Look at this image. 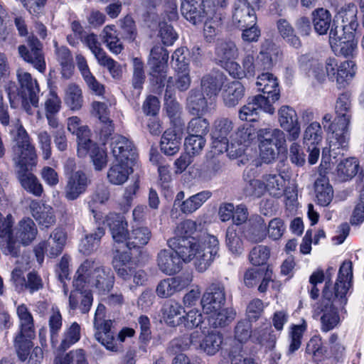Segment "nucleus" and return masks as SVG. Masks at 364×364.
<instances>
[{"label":"nucleus","mask_w":364,"mask_h":364,"mask_svg":"<svg viewBox=\"0 0 364 364\" xmlns=\"http://www.w3.org/2000/svg\"><path fill=\"white\" fill-rule=\"evenodd\" d=\"M111 147L115 161L107 171V179L110 183L119 186L124 183L133 172L137 156L132 143L122 136L114 138Z\"/></svg>","instance_id":"nucleus-1"},{"label":"nucleus","mask_w":364,"mask_h":364,"mask_svg":"<svg viewBox=\"0 0 364 364\" xmlns=\"http://www.w3.org/2000/svg\"><path fill=\"white\" fill-rule=\"evenodd\" d=\"M351 94L343 92L339 95L336 100L335 110L336 117L335 122L328 125V129L333 132L335 141L333 145L338 144L346 148L350 139L348 126L351 119L352 107Z\"/></svg>","instance_id":"nucleus-2"},{"label":"nucleus","mask_w":364,"mask_h":364,"mask_svg":"<svg viewBox=\"0 0 364 364\" xmlns=\"http://www.w3.org/2000/svg\"><path fill=\"white\" fill-rule=\"evenodd\" d=\"M352 277L351 262L343 263L341 266L333 291L329 289L331 279L326 282L322 294L323 301L322 304H333L334 306H343L347 303L346 294L350 284L348 282V277Z\"/></svg>","instance_id":"nucleus-3"},{"label":"nucleus","mask_w":364,"mask_h":364,"mask_svg":"<svg viewBox=\"0 0 364 364\" xmlns=\"http://www.w3.org/2000/svg\"><path fill=\"white\" fill-rule=\"evenodd\" d=\"M17 314L20 319V331L15 338L14 346L18 358L25 360L28 348L33 346L31 341L35 338L33 318L27 307L23 304L17 308Z\"/></svg>","instance_id":"nucleus-4"},{"label":"nucleus","mask_w":364,"mask_h":364,"mask_svg":"<svg viewBox=\"0 0 364 364\" xmlns=\"http://www.w3.org/2000/svg\"><path fill=\"white\" fill-rule=\"evenodd\" d=\"M233 122L228 118L221 117L217 119L213 125L212 137L213 146L218 149L220 152H227L232 158L241 156L244 152L242 146L237 148L234 143H229L228 137L232 132Z\"/></svg>","instance_id":"nucleus-5"},{"label":"nucleus","mask_w":364,"mask_h":364,"mask_svg":"<svg viewBox=\"0 0 364 364\" xmlns=\"http://www.w3.org/2000/svg\"><path fill=\"white\" fill-rule=\"evenodd\" d=\"M14 136L13 146L14 160L16 164H34L36 161L35 147L30 141V137L21 124H18L16 129L11 130Z\"/></svg>","instance_id":"nucleus-6"},{"label":"nucleus","mask_w":364,"mask_h":364,"mask_svg":"<svg viewBox=\"0 0 364 364\" xmlns=\"http://www.w3.org/2000/svg\"><path fill=\"white\" fill-rule=\"evenodd\" d=\"M251 322L247 320H242L237 323L235 328V337L240 342L232 346L229 353L231 364H257L254 359L245 358L242 353V345L246 342L252 336Z\"/></svg>","instance_id":"nucleus-7"},{"label":"nucleus","mask_w":364,"mask_h":364,"mask_svg":"<svg viewBox=\"0 0 364 364\" xmlns=\"http://www.w3.org/2000/svg\"><path fill=\"white\" fill-rule=\"evenodd\" d=\"M18 53L21 57L27 63L31 64L41 73L46 70V62L43 53V45L37 37L29 36L27 46H18Z\"/></svg>","instance_id":"nucleus-8"},{"label":"nucleus","mask_w":364,"mask_h":364,"mask_svg":"<svg viewBox=\"0 0 364 364\" xmlns=\"http://www.w3.org/2000/svg\"><path fill=\"white\" fill-rule=\"evenodd\" d=\"M226 302L225 285L220 282H212L203 294L200 303L206 314L216 312L223 307Z\"/></svg>","instance_id":"nucleus-9"},{"label":"nucleus","mask_w":364,"mask_h":364,"mask_svg":"<svg viewBox=\"0 0 364 364\" xmlns=\"http://www.w3.org/2000/svg\"><path fill=\"white\" fill-rule=\"evenodd\" d=\"M261 110L271 114L274 112V108L269 102L268 98L257 95L247 99V103L240 109L238 116L242 121L256 122Z\"/></svg>","instance_id":"nucleus-10"},{"label":"nucleus","mask_w":364,"mask_h":364,"mask_svg":"<svg viewBox=\"0 0 364 364\" xmlns=\"http://www.w3.org/2000/svg\"><path fill=\"white\" fill-rule=\"evenodd\" d=\"M168 60V52L161 46L156 45L151 49L149 64L152 70V76L159 88L165 86L166 79L165 69Z\"/></svg>","instance_id":"nucleus-11"},{"label":"nucleus","mask_w":364,"mask_h":364,"mask_svg":"<svg viewBox=\"0 0 364 364\" xmlns=\"http://www.w3.org/2000/svg\"><path fill=\"white\" fill-rule=\"evenodd\" d=\"M167 243L171 249L175 250L180 259L186 263L194 259L201 246L196 237L188 236L173 237Z\"/></svg>","instance_id":"nucleus-12"},{"label":"nucleus","mask_w":364,"mask_h":364,"mask_svg":"<svg viewBox=\"0 0 364 364\" xmlns=\"http://www.w3.org/2000/svg\"><path fill=\"white\" fill-rule=\"evenodd\" d=\"M91 183L86 173L79 170L73 176L67 178L66 184L63 189L64 197L68 200H75L85 193Z\"/></svg>","instance_id":"nucleus-13"},{"label":"nucleus","mask_w":364,"mask_h":364,"mask_svg":"<svg viewBox=\"0 0 364 364\" xmlns=\"http://www.w3.org/2000/svg\"><path fill=\"white\" fill-rule=\"evenodd\" d=\"M278 116L280 127L288 133L287 139L294 141L299 139L301 127L296 111L289 106L284 105L279 109Z\"/></svg>","instance_id":"nucleus-14"},{"label":"nucleus","mask_w":364,"mask_h":364,"mask_svg":"<svg viewBox=\"0 0 364 364\" xmlns=\"http://www.w3.org/2000/svg\"><path fill=\"white\" fill-rule=\"evenodd\" d=\"M181 11L187 21L197 25L208 18L213 9H208L203 0H189L182 1Z\"/></svg>","instance_id":"nucleus-15"},{"label":"nucleus","mask_w":364,"mask_h":364,"mask_svg":"<svg viewBox=\"0 0 364 364\" xmlns=\"http://www.w3.org/2000/svg\"><path fill=\"white\" fill-rule=\"evenodd\" d=\"M252 4L245 0H236L233 4L232 21L234 25L240 29L257 23V16Z\"/></svg>","instance_id":"nucleus-16"},{"label":"nucleus","mask_w":364,"mask_h":364,"mask_svg":"<svg viewBox=\"0 0 364 364\" xmlns=\"http://www.w3.org/2000/svg\"><path fill=\"white\" fill-rule=\"evenodd\" d=\"M16 75L21 85L19 93L23 101H29L33 107H37L40 89L36 80L33 79L30 73L22 69H18Z\"/></svg>","instance_id":"nucleus-17"},{"label":"nucleus","mask_w":364,"mask_h":364,"mask_svg":"<svg viewBox=\"0 0 364 364\" xmlns=\"http://www.w3.org/2000/svg\"><path fill=\"white\" fill-rule=\"evenodd\" d=\"M34 164H16V176L22 188L27 192L35 196H41L43 188L37 177L30 171V167L36 165Z\"/></svg>","instance_id":"nucleus-18"},{"label":"nucleus","mask_w":364,"mask_h":364,"mask_svg":"<svg viewBox=\"0 0 364 364\" xmlns=\"http://www.w3.org/2000/svg\"><path fill=\"white\" fill-rule=\"evenodd\" d=\"M105 223L109 227L112 238L115 242H125L127 244L129 232L127 229V221L123 215L118 213H110L106 216Z\"/></svg>","instance_id":"nucleus-19"},{"label":"nucleus","mask_w":364,"mask_h":364,"mask_svg":"<svg viewBox=\"0 0 364 364\" xmlns=\"http://www.w3.org/2000/svg\"><path fill=\"white\" fill-rule=\"evenodd\" d=\"M208 243L209 245H205L203 248L200 246L194 257L196 259V268L200 272H205L210 266L218 253V239L214 236H211L209 238Z\"/></svg>","instance_id":"nucleus-20"},{"label":"nucleus","mask_w":364,"mask_h":364,"mask_svg":"<svg viewBox=\"0 0 364 364\" xmlns=\"http://www.w3.org/2000/svg\"><path fill=\"white\" fill-rule=\"evenodd\" d=\"M183 127L169 128L166 130L160 141L161 151L166 156H173L180 149L183 137Z\"/></svg>","instance_id":"nucleus-21"},{"label":"nucleus","mask_w":364,"mask_h":364,"mask_svg":"<svg viewBox=\"0 0 364 364\" xmlns=\"http://www.w3.org/2000/svg\"><path fill=\"white\" fill-rule=\"evenodd\" d=\"M191 282L188 275H180L161 281L156 287V294L161 298H167L180 291Z\"/></svg>","instance_id":"nucleus-22"},{"label":"nucleus","mask_w":364,"mask_h":364,"mask_svg":"<svg viewBox=\"0 0 364 364\" xmlns=\"http://www.w3.org/2000/svg\"><path fill=\"white\" fill-rule=\"evenodd\" d=\"M157 264L161 272L171 275L180 271L182 262L175 250H162L158 254Z\"/></svg>","instance_id":"nucleus-23"},{"label":"nucleus","mask_w":364,"mask_h":364,"mask_svg":"<svg viewBox=\"0 0 364 364\" xmlns=\"http://www.w3.org/2000/svg\"><path fill=\"white\" fill-rule=\"evenodd\" d=\"M89 282L94 286L100 293H105L113 287L114 277L112 271L103 267H95L91 272Z\"/></svg>","instance_id":"nucleus-24"},{"label":"nucleus","mask_w":364,"mask_h":364,"mask_svg":"<svg viewBox=\"0 0 364 364\" xmlns=\"http://www.w3.org/2000/svg\"><path fill=\"white\" fill-rule=\"evenodd\" d=\"M267 224L258 215H253L248 221L245 229V237L251 242H262L267 236Z\"/></svg>","instance_id":"nucleus-25"},{"label":"nucleus","mask_w":364,"mask_h":364,"mask_svg":"<svg viewBox=\"0 0 364 364\" xmlns=\"http://www.w3.org/2000/svg\"><path fill=\"white\" fill-rule=\"evenodd\" d=\"M257 89L264 94H267L264 97L268 98L269 102L270 100L272 102L277 101L280 97V91L279 84L276 77L269 73H263L257 77L256 82Z\"/></svg>","instance_id":"nucleus-26"},{"label":"nucleus","mask_w":364,"mask_h":364,"mask_svg":"<svg viewBox=\"0 0 364 364\" xmlns=\"http://www.w3.org/2000/svg\"><path fill=\"white\" fill-rule=\"evenodd\" d=\"M29 208L33 217L40 225L48 228L55 223V218L50 206L41 205L36 200H32Z\"/></svg>","instance_id":"nucleus-27"},{"label":"nucleus","mask_w":364,"mask_h":364,"mask_svg":"<svg viewBox=\"0 0 364 364\" xmlns=\"http://www.w3.org/2000/svg\"><path fill=\"white\" fill-rule=\"evenodd\" d=\"M225 77L221 73L216 72L205 75L200 82L201 92L208 98L216 97L224 84Z\"/></svg>","instance_id":"nucleus-28"},{"label":"nucleus","mask_w":364,"mask_h":364,"mask_svg":"<svg viewBox=\"0 0 364 364\" xmlns=\"http://www.w3.org/2000/svg\"><path fill=\"white\" fill-rule=\"evenodd\" d=\"M357 14V6L353 3H349L339 10L333 21L336 23L345 25L350 30L355 31L358 26Z\"/></svg>","instance_id":"nucleus-29"},{"label":"nucleus","mask_w":364,"mask_h":364,"mask_svg":"<svg viewBox=\"0 0 364 364\" xmlns=\"http://www.w3.org/2000/svg\"><path fill=\"white\" fill-rule=\"evenodd\" d=\"M186 108L193 115L203 114L208 108L205 95L199 90H191L186 98Z\"/></svg>","instance_id":"nucleus-30"},{"label":"nucleus","mask_w":364,"mask_h":364,"mask_svg":"<svg viewBox=\"0 0 364 364\" xmlns=\"http://www.w3.org/2000/svg\"><path fill=\"white\" fill-rule=\"evenodd\" d=\"M37 234V227L32 219L25 218L19 221L16 232V237L23 245H30L35 240Z\"/></svg>","instance_id":"nucleus-31"},{"label":"nucleus","mask_w":364,"mask_h":364,"mask_svg":"<svg viewBox=\"0 0 364 364\" xmlns=\"http://www.w3.org/2000/svg\"><path fill=\"white\" fill-rule=\"evenodd\" d=\"M314 189L318 205L327 206L330 204L333 197V191L326 176L320 174L314 183Z\"/></svg>","instance_id":"nucleus-32"},{"label":"nucleus","mask_w":364,"mask_h":364,"mask_svg":"<svg viewBox=\"0 0 364 364\" xmlns=\"http://www.w3.org/2000/svg\"><path fill=\"white\" fill-rule=\"evenodd\" d=\"M355 66L354 61L346 60L341 63L339 66L334 67L333 76H331V80L336 81L340 88L345 87L355 73Z\"/></svg>","instance_id":"nucleus-33"},{"label":"nucleus","mask_w":364,"mask_h":364,"mask_svg":"<svg viewBox=\"0 0 364 364\" xmlns=\"http://www.w3.org/2000/svg\"><path fill=\"white\" fill-rule=\"evenodd\" d=\"M225 18V13L218 9H213L211 14L206 18L203 33L207 42L211 43L220 31V26Z\"/></svg>","instance_id":"nucleus-34"},{"label":"nucleus","mask_w":364,"mask_h":364,"mask_svg":"<svg viewBox=\"0 0 364 364\" xmlns=\"http://www.w3.org/2000/svg\"><path fill=\"white\" fill-rule=\"evenodd\" d=\"M245 95V87L239 81H232L225 86L223 92L224 104L228 107H234Z\"/></svg>","instance_id":"nucleus-35"},{"label":"nucleus","mask_w":364,"mask_h":364,"mask_svg":"<svg viewBox=\"0 0 364 364\" xmlns=\"http://www.w3.org/2000/svg\"><path fill=\"white\" fill-rule=\"evenodd\" d=\"M93 296L91 290L85 291H72L69 296V306L72 310L79 308L82 314L89 312L92 304Z\"/></svg>","instance_id":"nucleus-36"},{"label":"nucleus","mask_w":364,"mask_h":364,"mask_svg":"<svg viewBox=\"0 0 364 364\" xmlns=\"http://www.w3.org/2000/svg\"><path fill=\"white\" fill-rule=\"evenodd\" d=\"M277 28L279 36L290 46L299 49L302 46L300 38L296 35L294 27L284 18L277 21Z\"/></svg>","instance_id":"nucleus-37"},{"label":"nucleus","mask_w":364,"mask_h":364,"mask_svg":"<svg viewBox=\"0 0 364 364\" xmlns=\"http://www.w3.org/2000/svg\"><path fill=\"white\" fill-rule=\"evenodd\" d=\"M312 24L314 31L319 35H325L331 29L333 23L331 14L323 8L315 9L311 13Z\"/></svg>","instance_id":"nucleus-38"},{"label":"nucleus","mask_w":364,"mask_h":364,"mask_svg":"<svg viewBox=\"0 0 364 364\" xmlns=\"http://www.w3.org/2000/svg\"><path fill=\"white\" fill-rule=\"evenodd\" d=\"M151 237V232L148 228H133L129 232L127 247L129 250L141 248L148 244Z\"/></svg>","instance_id":"nucleus-39"},{"label":"nucleus","mask_w":364,"mask_h":364,"mask_svg":"<svg viewBox=\"0 0 364 364\" xmlns=\"http://www.w3.org/2000/svg\"><path fill=\"white\" fill-rule=\"evenodd\" d=\"M359 162L356 158L350 157L341 161L337 166V176L340 181H346L358 175Z\"/></svg>","instance_id":"nucleus-40"},{"label":"nucleus","mask_w":364,"mask_h":364,"mask_svg":"<svg viewBox=\"0 0 364 364\" xmlns=\"http://www.w3.org/2000/svg\"><path fill=\"white\" fill-rule=\"evenodd\" d=\"M252 338L269 350L274 347L277 337L270 323H264L252 331Z\"/></svg>","instance_id":"nucleus-41"},{"label":"nucleus","mask_w":364,"mask_h":364,"mask_svg":"<svg viewBox=\"0 0 364 364\" xmlns=\"http://www.w3.org/2000/svg\"><path fill=\"white\" fill-rule=\"evenodd\" d=\"M105 234V229L103 227H98L92 232L87 234L81 241L80 251L83 255H90L93 252L98 248Z\"/></svg>","instance_id":"nucleus-42"},{"label":"nucleus","mask_w":364,"mask_h":364,"mask_svg":"<svg viewBox=\"0 0 364 364\" xmlns=\"http://www.w3.org/2000/svg\"><path fill=\"white\" fill-rule=\"evenodd\" d=\"M320 311L323 312L321 317L323 331H328L338 323L340 318L338 314V306H334L333 303L331 304H321Z\"/></svg>","instance_id":"nucleus-43"},{"label":"nucleus","mask_w":364,"mask_h":364,"mask_svg":"<svg viewBox=\"0 0 364 364\" xmlns=\"http://www.w3.org/2000/svg\"><path fill=\"white\" fill-rule=\"evenodd\" d=\"M183 307L175 301H167L162 309L164 318L167 324L176 326L181 324V316Z\"/></svg>","instance_id":"nucleus-44"},{"label":"nucleus","mask_w":364,"mask_h":364,"mask_svg":"<svg viewBox=\"0 0 364 364\" xmlns=\"http://www.w3.org/2000/svg\"><path fill=\"white\" fill-rule=\"evenodd\" d=\"M65 234L60 229H55L47 242L48 257H56L61 254L65 243Z\"/></svg>","instance_id":"nucleus-45"},{"label":"nucleus","mask_w":364,"mask_h":364,"mask_svg":"<svg viewBox=\"0 0 364 364\" xmlns=\"http://www.w3.org/2000/svg\"><path fill=\"white\" fill-rule=\"evenodd\" d=\"M337 66V61L334 58H328L325 65L318 62H314L311 64L312 75L319 82H323L328 76L331 80V76H333V68Z\"/></svg>","instance_id":"nucleus-46"},{"label":"nucleus","mask_w":364,"mask_h":364,"mask_svg":"<svg viewBox=\"0 0 364 364\" xmlns=\"http://www.w3.org/2000/svg\"><path fill=\"white\" fill-rule=\"evenodd\" d=\"M53 364H89L85 351L82 348L70 350L66 354H58Z\"/></svg>","instance_id":"nucleus-47"},{"label":"nucleus","mask_w":364,"mask_h":364,"mask_svg":"<svg viewBox=\"0 0 364 364\" xmlns=\"http://www.w3.org/2000/svg\"><path fill=\"white\" fill-rule=\"evenodd\" d=\"M80 338V326L77 323L74 322L64 331L61 343L58 346L57 350L60 352H64L71 346L77 343Z\"/></svg>","instance_id":"nucleus-48"},{"label":"nucleus","mask_w":364,"mask_h":364,"mask_svg":"<svg viewBox=\"0 0 364 364\" xmlns=\"http://www.w3.org/2000/svg\"><path fill=\"white\" fill-rule=\"evenodd\" d=\"M208 319L209 325L213 328L224 327L230 323L235 318V313L232 309L222 307L216 312H213Z\"/></svg>","instance_id":"nucleus-49"},{"label":"nucleus","mask_w":364,"mask_h":364,"mask_svg":"<svg viewBox=\"0 0 364 364\" xmlns=\"http://www.w3.org/2000/svg\"><path fill=\"white\" fill-rule=\"evenodd\" d=\"M113 267L119 277H127V272L132 269L133 262L132 255L127 252H118L114 257Z\"/></svg>","instance_id":"nucleus-50"},{"label":"nucleus","mask_w":364,"mask_h":364,"mask_svg":"<svg viewBox=\"0 0 364 364\" xmlns=\"http://www.w3.org/2000/svg\"><path fill=\"white\" fill-rule=\"evenodd\" d=\"M65 102L72 110L80 109L83 103L82 90L80 87L75 84L68 85L65 90Z\"/></svg>","instance_id":"nucleus-51"},{"label":"nucleus","mask_w":364,"mask_h":364,"mask_svg":"<svg viewBox=\"0 0 364 364\" xmlns=\"http://www.w3.org/2000/svg\"><path fill=\"white\" fill-rule=\"evenodd\" d=\"M225 242L228 248L232 254L240 255L243 252V242L236 226L230 225L228 228Z\"/></svg>","instance_id":"nucleus-52"},{"label":"nucleus","mask_w":364,"mask_h":364,"mask_svg":"<svg viewBox=\"0 0 364 364\" xmlns=\"http://www.w3.org/2000/svg\"><path fill=\"white\" fill-rule=\"evenodd\" d=\"M112 322L111 320H106L105 323L100 324L95 328L97 330L95 334V338L107 347V349L113 350L114 333L112 331Z\"/></svg>","instance_id":"nucleus-53"},{"label":"nucleus","mask_w":364,"mask_h":364,"mask_svg":"<svg viewBox=\"0 0 364 364\" xmlns=\"http://www.w3.org/2000/svg\"><path fill=\"white\" fill-rule=\"evenodd\" d=\"M323 139L321 127L318 122H312L305 129L303 143L306 146H318Z\"/></svg>","instance_id":"nucleus-54"},{"label":"nucleus","mask_w":364,"mask_h":364,"mask_svg":"<svg viewBox=\"0 0 364 364\" xmlns=\"http://www.w3.org/2000/svg\"><path fill=\"white\" fill-rule=\"evenodd\" d=\"M166 112L173 127H184L185 122L181 117V105L175 100H167L165 102Z\"/></svg>","instance_id":"nucleus-55"},{"label":"nucleus","mask_w":364,"mask_h":364,"mask_svg":"<svg viewBox=\"0 0 364 364\" xmlns=\"http://www.w3.org/2000/svg\"><path fill=\"white\" fill-rule=\"evenodd\" d=\"M75 134L77 137V154L80 156H84L95 143L90 139V130L87 127L78 128Z\"/></svg>","instance_id":"nucleus-56"},{"label":"nucleus","mask_w":364,"mask_h":364,"mask_svg":"<svg viewBox=\"0 0 364 364\" xmlns=\"http://www.w3.org/2000/svg\"><path fill=\"white\" fill-rule=\"evenodd\" d=\"M119 34L122 38L129 41H134L137 36V31L133 18L127 15L119 20Z\"/></svg>","instance_id":"nucleus-57"},{"label":"nucleus","mask_w":364,"mask_h":364,"mask_svg":"<svg viewBox=\"0 0 364 364\" xmlns=\"http://www.w3.org/2000/svg\"><path fill=\"white\" fill-rule=\"evenodd\" d=\"M356 47L357 41H355V35L350 33H347V39L339 43H335V45L331 46L335 52L344 57L353 56Z\"/></svg>","instance_id":"nucleus-58"},{"label":"nucleus","mask_w":364,"mask_h":364,"mask_svg":"<svg viewBox=\"0 0 364 364\" xmlns=\"http://www.w3.org/2000/svg\"><path fill=\"white\" fill-rule=\"evenodd\" d=\"M223 342L221 335L215 333H208L200 344L201 349L208 355H214L220 348Z\"/></svg>","instance_id":"nucleus-59"},{"label":"nucleus","mask_w":364,"mask_h":364,"mask_svg":"<svg viewBox=\"0 0 364 364\" xmlns=\"http://www.w3.org/2000/svg\"><path fill=\"white\" fill-rule=\"evenodd\" d=\"M237 48L232 41H218L216 44L215 54L220 62L228 61L236 54Z\"/></svg>","instance_id":"nucleus-60"},{"label":"nucleus","mask_w":364,"mask_h":364,"mask_svg":"<svg viewBox=\"0 0 364 364\" xmlns=\"http://www.w3.org/2000/svg\"><path fill=\"white\" fill-rule=\"evenodd\" d=\"M210 123L205 118L200 115L190 120L187 126V131L190 134L200 135L204 137L209 132Z\"/></svg>","instance_id":"nucleus-61"},{"label":"nucleus","mask_w":364,"mask_h":364,"mask_svg":"<svg viewBox=\"0 0 364 364\" xmlns=\"http://www.w3.org/2000/svg\"><path fill=\"white\" fill-rule=\"evenodd\" d=\"M266 182L265 188L274 197L279 198L282 196L283 179L280 175L267 174L263 176Z\"/></svg>","instance_id":"nucleus-62"},{"label":"nucleus","mask_w":364,"mask_h":364,"mask_svg":"<svg viewBox=\"0 0 364 364\" xmlns=\"http://www.w3.org/2000/svg\"><path fill=\"white\" fill-rule=\"evenodd\" d=\"M354 31L350 30L347 26L340 23H336L333 21L330 32H329V42L331 46L335 45V43H339L345 39H347V33L354 34Z\"/></svg>","instance_id":"nucleus-63"},{"label":"nucleus","mask_w":364,"mask_h":364,"mask_svg":"<svg viewBox=\"0 0 364 364\" xmlns=\"http://www.w3.org/2000/svg\"><path fill=\"white\" fill-rule=\"evenodd\" d=\"M270 255V250L267 246L257 245L252 249L249 255L250 262L255 266L264 264Z\"/></svg>","instance_id":"nucleus-64"}]
</instances>
